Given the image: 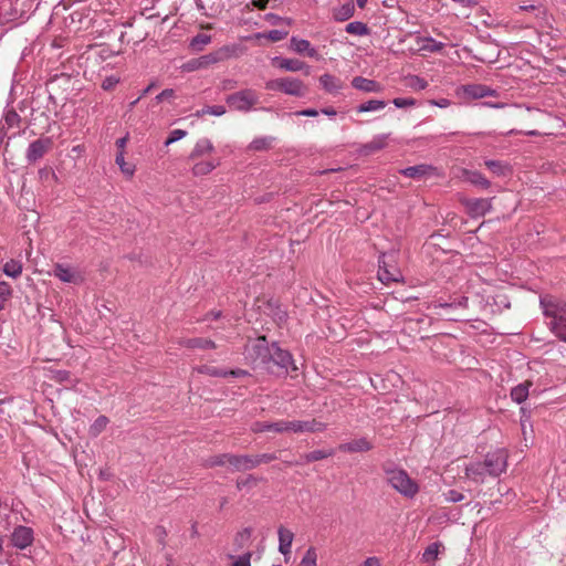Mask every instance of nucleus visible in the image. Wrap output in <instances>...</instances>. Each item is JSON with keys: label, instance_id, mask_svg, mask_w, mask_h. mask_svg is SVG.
<instances>
[{"label": "nucleus", "instance_id": "1", "mask_svg": "<svg viewBox=\"0 0 566 566\" xmlns=\"http://www.w3.org/2000/svg\"><path fill=\"white\" fill-rule=\"evenodd\" d=\"M326 429V424L313 420H280L275 422H255L253 424V431L255 432H264V431H274L277 433L283 432H293V433H305V432H321Z\"/></svg>", "mask_w": 566, "mask_h": 566}, {"label": "nucleus", "instance_id": "2", "mask_svg": "<svg viewBox=\"0 0 566 566\" xmlns=\"http://www.w3.org/2000/svg\"><path fill=\"white\" fill-rule=\"evenodd\" d=\"M541 306L553 333L566 342V301L546 295L541 297Z\"/></svg>", "mask_w": 566, "mask_h": 566}, {"label": "nucleus", "instance_id": "3", "mask_svg": "<svg viewBox=\"0 0 566 566\" xmlns=\"http://www.w3.org/2000/svg\"><path fill=\"white\" fill-rule=\"evenodd\" d=\"M258 349V357L261 363H266L268 360L273 361L276 366H279L284 373H287L290 367L292 369H296L293 364L292 355L282 348H280L275 343H273L270 347L266 345L265 338H258V344L254 346Z\"/></svg>", "mask_w": 566, "mask_h": 566}, {"label": "nucleus", "instance_id": "4", "mask_svg": "<svg viewBox=\"0 0 566 566\" xmlns=\"http://www.w3.org/2000/svg\"><path fill=\"white\" fill-rule=\"evenodd\" d=\"M400 42L406 44L405 48H401V51H408L410 53L424 54L426 52H439L444 46L442 42H438L432 38L420 36L412 30L407 31L403 39H400Z\"/></svg>", "mask_w": 566, "mask_h": 566}, {"label": "nucleus", "instance_id": "5", "mask_svg": "<svg viewBox=\"0 0 566 566\" xmlns=\"http://www.w3.org/2000/svg\"><path fill=\"white\" fill-rule=\"evenodd\" d=\"M259 94L251 88H244L226 97L228 106L238 112L249 113L259 103Z\"/></svg>", "mask_w": 566, "mask_h": 566}, {"label": "nucleus", "instance_id": "6", "mask_svg": "<svg viewBox=\"0 0 566 566\" xmlns=\"http://www.w3.org/2000/svg\"><path fill=\"white\" fill-rule=\"evenodd\" d=\"M265 88L269 91H281L286 95L302 97L306 94V85L303 81L295 77H281L270 80L265 83Z\"/></svg>", "mask_w": 566, "mask_h": 566}, {"label": "nucleus", "instance_id": "7", "mask_svg": "<svg viewBox=\"0 0 566 566\" xmlns=\"http://www.w3.org/2000/svg\"><path fill=\"white\" fill-rule=\"evenodd\" d=\"M253 457L251 455H235V454H220L209 460V465H224L229 464L235 471H247L255 468Z\"/></svg>", "mask_w": 566, "mask_h": 566}, {"label": "nucleus", "instance_id": "8", "mask_svg": "<svg viewBox=\"0 0 566 566\" xmlns=\"http://www.w3.org/2000/svg\"><path fill=\"white\" fill-rule=\"evenodd\" d=\"M391 488L407 497H412L418 492V485L402 470H391Z\"/></svg>", "mask_w": 566, "mask_h": 566}, {"label": "nucleus", "instance_id": "9", "mask_svg": "<svg viewBox=\"0 0 566 566\" xmlns=\"http://www.w3.org/2000/svg\"><path fill=\"white\" fill-rule=\"evenodd\" d=\"M484 465L488 474L499 476L506 470L507 467V452L504 449H497L489 452L484 459Z\"/></svg>", "mask_w": 566, "mask_h": 566}, {"label": "nucleus", "instance_id": "10", "mask_svg": "<svg viewBox=\"0 0 566 566\" xmlns=\"http://www.w3.org/2000/svg\"><path fill=\"white\" fill-rule=\"evenodd\" d=\"M34 541L33 530L28 526H17L10 536V542L13 547L24 549L29 547Z\"/></svg>", "mask_w": 566, "mask_h": 566}, {"label": "nucleus", "instance_id": "11", "mask_svg": "<svg viewBox=\"0 0 566 566\" xmlns=\"http://www.w3.org/2000/svg\"><path fill=\"white\" fill-rule=\"evenodd\" d=\"M462 203L473 218L483 217L492 208V200L488 198H467L462 200Z\"/></svg>", "mask_w": 566, "mask_h": 566}, {"label": "nucleus", "instance_id": "12", "mask_svg": "<svg viewBox=\"0 0 566 566\" xmlns=\"http://www.w3.org/2000/svg\"><path fill=\"white\" fill-rule=\"evenodd\" d=\"M51 140L49 138L45 139H36L32 142L27 150V160L30 164L38 161L40 158L44 156V154L50 148Z\"/></svg>", "mask_w": 566, "mask_h": 566}, {"label": "nucleus", "instance_id": "13", "mask_svg": "<svg viewBox=\"0 0 566 566\" xmlns=\"http://www.w3.org/2000/svg\"><path fill=\"white\" fill-rule=\"evenodd\" d=\"M461 91L469 98H483L496 95V91L482 84H467L461 86Z\"/></svg>", "mask_w": 566, "mask_h": 566}, {"label": "nucleus", "instance_id": "14", "mask_svg": "<svg viewBox=\"0 0 566 566\" xmlns=\"http://www.w3.org/2000/svg\"><path fill=\"white\" fill-rule=\"evenodd\" d=\"M53 273L54 276L64 283L80 284L83 281L78 272L63 264H56Z\"/></svg>", "mask_w": 566, "mask_h": 566}, {"label": "nucleus", "instance_id": "15", "mask_svg": "<svg viewBox=\"0 0 566 566\" xmlns=\"http://www.w3.org/2000/svg\"><path fill=\"white\" fill-rule=\"evenodd\" d=\"M214 150V146L209 138H200L195 144L190 155L189 160L196 161L199 158L212 154Z\"/></svg>", "mask_w": 566, "mask_h": 566}, {"label": "nucleus", "instance_id": "16", "mask_svg": "<svg viewBox=\"0 0 566 566\" xmlns=\"http://www.w3.org/2000/svg\"><path fill=\"white\" fill-rule=\"evenodd\" d=\"M291 49L298 53L304 54L308 57L318 59V52L315 48H313L310 41L305 39H298L296 36L291 38Z\"/></svg>", "mask_w": 566, "mask_h": 566}, {"label": "nucleus", "instance_id": "17", "mask_svg": "<svg viewBox=\"0 0 566 566\" xmlns=\"http://www.w3.org/2000/svg\"><path fill=\"white\" fill-rule=\"evenodd\" d=\"M465 476L474 483H483L488 470L484 462H472L464 469Z\"/></svg>", "mask_w": 566, "mask_h": 566}, {"label": "nucleus", "instance_id": "18", "mask_svg": "<svg viewBox=\"0 0 566 566\" xmlns=\"http://www.w3.org/2000/svg\"><path fill=\"white\" fill-rule=\"evenodd\" d=\"M467 303H468V297L463 296L459 301L451 302V303L433 302L429 305V308H442V310L447 311V313H446L447 319L458 321V319H461V317L451 315L450 311L455 310V308H465Z\"/></svg>", "mask_w": 566, "mask_h": 566}, {"label": "nucleus", "instance_id": "19", "mask_svg": "<svg viewBox=\"0 0 566 566\" xmlns=\"http://www.w3.org/2000/svg\"><path fill=\"white\" fill-rule=\"evenodd\" d=\"M219 165L220 161L218 159L196 160L191 167V174L195 177L207 176L212 172Z\"/></svg>", "mask_w": 566, "mask_h": 566}, {"label": "nucleus", "instance_id": "20", "mask_svg": "<svg viewBox=\"0 0 566 566\" xmlns=\"http://www.w3.org/2000/svg\"><path fill=\"white\" fill-rule=\"evenodd\" d=\"M319 84L324 91L331 94H337L344 87L340 78L328 73H325L319 77Z\"/></svg>", "mask_w": 566, "mask_h": 566}, {"label": "nucleus", "instance_id": "21", "mask_svg": "<svg viewBox=\"0 0 566 566\" xmlns=\"http://www.w3.org/2000/svg\"><path fill=\"white\" fill-rule=\"evenodd\" d=\"M279 534V552L284 556L291 554L292 543L294 539V534L292 531L281 526L277 531Z\"/></svg>", "mask_w": 566, "mask_h": 566}, {"label": "nucleus", "instance_id": "22", "mask_svg": "<svg viewBox=\"0 0 566 566\" xmlns=\"http://www.w3.org/2000/svg\"><path fill=\"white\" fill-rule=\"evenodd\" d=\"M370 449L371 444L366 438H359L338 446V450L343 452H365Z\"/></svg>", "mask_w": 566, "mask_h": 566}, {"label": "nucleus", "instance_id": "23", "mask_svg": "<svg viewBox=\"0 0 566 566\" xmlns=\"http://www.w3.org/2000/svg\"><path fill=\"white\" fill-rule=\"evenodd\" d=\"M443 551H444V546L442 543L433 542L426 547V549L423 551V553L421 555L420 560H421V563H424V564H433Z\"/></svg>", "mask_w": 566, "mask_h": 566}, {"label": "nucleus", "instance_id": "24", "mask_svg": "<svg viewBox=\"0 0 566 566\" xmlns=\"http://www.w3.org/2000/svg\"><path fill=\"white\" fill-rule=\"evenodd\" d=\"M388 143V136L387 135H379L376 136L373 140L369 143H366L360 147V154L361 155H371L381 148H384Z\"/></svg>", "mask_w": 566, "mask_h": 566}, {"label": "nucleus", "instance_id": "25", "mask_svg": "<svg viewBox=\"0 0 566 566\" xmlns=\"http://www.w3.org/2000/svg\"><path fill=\"white\" fill-rule=\"evenodd\" d=\"M355 6L352 0L343 3L333 11V17L336 21H346L354 15Z\"/></svg>", "mask_w": 566, "mask_h": 566}, {"label": "nucleus", "instance_id": "26", "mask_svg": "<svg viewBox=\"0 0 566 566\" xmlns=\"http://www.w3.org/2000/svg\"><path fill=\"white\" fill-rule=\"evenodd\" d=\"M67 35L76 34L82 29L83 13L72 12L69 18L65 19Z\"/></svg>", "mask_w": 566, "mask_h": 566}, {"label": "nucleus", "instance_id": "27", "mask_svg": "<svg viewBox=\"0 0 566 566\" xmlns=\"http://www.w3.org/2000/svg\"><path fill=\"white\" fill-rule=\"evenodd\" d=\"M433 168L428 165H417L407 167L401 170V174L409 178H421L432 171Z\"/></svg>", "mask_w": 566, "mask_h": 566}, {"label": "nucleus", "instance_id": "28", "mask_svg": "<svg viewBox=\"0 0 566 566\" xmlns=\"http://www.w3.org/2000/svg\"><path fill=\"white\" fill-rule=\"evenodd\" d=\"M463 178L472 185L480 186L482 188H488L490 186V181L476 170H465L463 172Z\"/></svg>", "mask_w": 566, "mask_h": 566}, {"label": "nucleus", "instance_id": "29", "mask_svg": "<svg viewBox=\"0 0 566 566\" xmlns=\"http://www.w3.org/2000/svg\"><path fill=\"white\" fill-rule=\"evenodd\" d=\"M352 85L359 91L364 92H376L378 90V84L373 81L361 76H356L352 81Z\"/></svg>", "mask_w": 566, "mask_h": 566}, {"label": "nucleus", "instance_id": "30", "mask_svg": "<svg viewBox=\"0 0 566 566\" xmlns=\"http://www.w3.org/2000/svg\"><path fill=\"white\" fill-rule=\"evenodd\" d=\"M279 67L289 72L302 71L305 67V63L296 59H275Z\"/></svg>", "mask_w": 566, "mask_h": 566}, {"label": "nucleus", "instance_id": "31", "mask_svg": "<svg viewBox=\"0 0 566 566\" xmlns=\"http://www.w3.org/2000/svg\"><path fill=\"white\" fill-rule=\"evenodd\" d=\"M22 269H23V266H22L21 261L11 259L3 264L2 270L7 276L17 279L21 275Z\"/></svg>", "mask_w": 566, "mask_h": 566}, {"label": "nucleus", "instance_id": "32", "mask_svg": "<svg viewBox=\"0 0 566 566\" xmlns=\"http://www.w3.org/2000/svg\"><path fill=\"white\" fill-rule=\"evenodd\" d=\"M531 382L520 384L511 390V398L517 403L524 402L528 397Z\"/></svg>", "mask_w": 566, "mask_h": 566}, {"label": "nucleus", "instance_id": "33", "mask_svg": "<svg viewBox=\"0 0 566 566\" xmlns=\"http://www.w3.org/2000/svg\"><path fill=\"white\" fill-rule=\"evenodd\" d=\"M386 107V102L380 99H370L365 103H361L357 106L358 113H370L384 109Z\"/></svg>", "mask_w": 566, "mask_h": 566}, {"label": "nucleus", "instance_id": "34", "mask_svg": "<svg viewBox=\"0 0 566 566\" xmlns=\"http://www.w3.org/2000/svg\"><path fill=\"white\" fill-rule=\"evenodd\" d=\"M274 140L275 138L271 136L258 137L250 143L249 149L255 151L269 149Z\"/></svg>", "mask_w": 566, "mask_h": 566}, {"label": "nucleus", "instance_id": "35", "mask_svg": "<svg viewBox=\"0 0 566 566\" xmlns=\"http://www.w3.org/2000/svg\"><path fill=\"white\" fill-rule=\"evenodd\" d=\"M109 420L105 416H99L95 419V421L90 426L88 433L91 437L96 438L99 436L107 427Z\"/></svg>", "mask_w": 566, "mask_h": 566}, {"label": "nucleus", "instance_id": "36", "mask_svg": "<svg viewBox=\"0 0 566 566\" xmlns=\"http://www.w3.org/2000/svg\"><path fill=\"white\" fill-rule=\"evenodd\" d=\"M334 454V450H314L308 453H306L303 457V460L305 463L319 461L323 459H326L328 457H332Z\"/></svg>", "mask_w": 566, "mask_h": 566}, {"label": "nucleus", "instance_id": "37", "mask_svg": "<svg viewBox=\"0 0 566 566\" xmlns=\"http://www.w3.org/2000/svg\"><path fill=\"white\" fill-rule=\"evenodd\" d=\"M19 114L15 111L11 109L4 113V116L0 124H4V130L8 132V129L10 128L17 127L19 125Z\"/></svg>", "mask_w": 566, "mask_h": 566}, {"label": "nucleus", "instance_id": "38", "mask_svg": "<svg viewBox=\"0 0 566 566\" xmlns=\"http://www.w3.org/2000/svg\"><path fill=\"white\" fill-rule=\"evenodd\" d=\"M210 42H211V35L206 34V33H199L191 39L190 48L193 51H201Z\"/></svg>", "mask_w": 566, "mask_h": 566}, {"label": "nucleus", "instance_id": "39", "mask_svg": "<svg viewBox=\"0 0 566 566\" xmlns=\"http://www.w3.org/2000/svg\"><path fill=\"white\" fill-rule=\"evenodd\" d=\"M298 566H317V551L311 546L304 553Z\"/></svg>", "mask_w": 566, "mask_h": 566}, {"label": "nucleus", "instance_id": "40", "mask_svg": "<svg viewBox=\"0 0 566 566\" xmlns=\"http://www.w3.org/2000/svg\"><path fill=\"white\" fill-rule=\"evenodd\" d=\"M377 275H378L379 281L382 284H385V285L389 284V270H388V266L386 263V254L385 253H382L379 256V270H378Z\"/></svg>", "mask_w": 566, "mask_h": 566}, {"label": "nucleus", "instance_id": "41", "mask_svg": "<svg viewBox=\"0 0 566 566\" xmlns=\"http://www.w3.org/2000/svg\"><path fill=\"white\" fill-rule=\"evenodd\" d=\"M185 346L188 348H213L214 343L210 339L205 338H191L185 342Z\"/></svg>", "mask_w": 566, "mask_h": 566}, {"label": "nucleus", "instance_id": "42", "mask_svg": "<svg viewBox=\"0 0 566 566\" xmlns=\"http://www.w3.org/2000/svg\"><path fill=\"white\" fill-rule=\"evenodd\" d=\"M115 163L118 165L119 169L123 174L126 176H133L135 172V167L133 165H129L125 161V157L123 151H118L115 158Z\"/></svg>", "mask_w": 566, "mask_h": 566}, {"label": "nucleus", "instance_id": "43", "mask_svg": "<svg viewBox=\"0 0 566 566\" xmlns=\"http://www.w3.org/2000/svg\"><path fill=\"white\" fill-rule=\"evenodd\" d=\"M485 166L497 176H504L509 170L507 166L499 160H486Z\"/></svg>", "mask_w": 566, "mask_h": 566}, {"label": "nucleus", "instance_id": "44", "mask_svg": "<svg viewBox=\"0 0 566 566\" xmlns=\"http://www.w3.org/2000/svg\"><path fill=\"white\" fill-rule=\"evenodd\" d=\"M345 30L347 33L355 34V35H365V34H367V31H368L367 27L363 22H359V21L349 22L346 25Z\"/></svg>", "mask_w": 566, "mask_h": 566}, {"label": "nucleus", "instance_id": "45", "mask_svg": "<svg viewBox=\"0 0 566 566\" xmlns=\"http://www.w3.org/2000/svg\"><path fill=\"white\" fill-rule=\"evenodd\" d=\"M202 69L208 67L211 64L218 63L222 57L220 56V52L210 53L202 55L200 57H197Z\"/></svg>", "mask_w": 566, "mask_h": 566}, {"label": "nucleus", "instance_id": "46", "mask_svg": "<svg viewBox=\"0 0 566 566\" xmlns=\"http://www.w3.org/2000/svg\"><path fill=\"white\" fill-rule=\"evenodd\" d=\"M202 69L208 67L211 64L218 63L222 57L220 56V52L210 53L202 55L200 57H197Z\"/></svg>", "mask_w": 566, "mask_h": 566}, {"label": "nucleus", "instance_id": "47", "mask_svg": "<svg viewBox=\"0 0 566 566\" xmlns=\"http://www.w3.org/2000/svg\"><path fill=\"white\" fill-rule=\"evenodd\" d=\"M12 294L11 286L7 282H0V312L4 308L7 301Z\"/></svg>", "mask_w": 566, "mask_h": 566}, {"label": "nucleus", "instance_id": "48", "mask_svg": "<svg viewBox=\"0 0 566 566\" xmlns=\"http://www.w3.org/2000/svg\"><path fill=\"white\" fill-rule=\"evenodd\" d=\"M200 115L221 116L226 114V107L222 105L206 106L199 112Z\"/></svg>", "mask_w": 566, "mask_h": 566}, {"label": "nucleus", "instance_id": "49", "mask_svg": "<svg viewBox=\"0 0 566 566\" xmlns=\"http://www.w3.org/2000/svg\"><path fill=\"white\" fill-rule=\"evenodd\" d=\"M286 35H287V31L271 30L268 33L259 34L258 36L266 38V39H269V40H271L273 42H276V41H281V40L285 39Z\"/></svg>", "mask_w": 566, "mask_h": 566}, {"label": "nucleus", "instance_id": "50", "mask_svg": "<svg viewBox=\"0 0 566 566\" xmlns=\"http://www.w3.org/2000/svg\"><path fill=\"white\" fill-rule=\"evenodd\" d=\"M187 135V132L184 129H174L169 133V136L167 137L165 145L169 146L180 139H182Z\"/></svg>", "mask_w": 566, "mask_h": 566}, {"label": "nucleus", "instance_id": "51", "mask_svg": "<svg viewBox=\"0 0 566 566\" xmlns=\"http://www.w3.org/2000/svg\"><path fill=\"white\" fill-rule=\"evenodd\" d=\"M256 484V479L252 475L241 478L237 481V488L239 490H245Z\"/></svg>", "mask_w": 566, "mask_h": 566}, {"label": "nucleus", "instance_id": "52", "mask_svg": "<svg viewBox=\"0 0 566 566\" xmlns=\"http://www.w3.org/2000/svg\"><path fill=\"white\" fill-rule=\"evenodd\" d=\"M391 103L398 108H403L413 106L416 104V101L411 97H397L394 98Z\"/></svg>", "mask_w": 566, "mask_h": 566}, {"label": "nucleus", "instance_id": "53", "mask_svg": "<svg viewBox=\"0 0 566 566\" xmlns=\"http://www.w3.org/2000/svg\"><path fill=\"white\" fill-rule=\"evenodd\" d=\"M11 514V510L7 505H0V528H7L9 525L8 517Z\"/></svg>", "mask_w": 566, "mask_h": 566}, {"label": "nucleus", "instance_id": "54", "mask_svg": "<svg viewBox=\"0 0 566 566\" xmlns=\"http://www.w3.org/2000/svg\"><path fill=\"white\" fill-rule=\"evenodd\" d=\"M275 459H276V455L273 453H263V454L253 457V462H256L255 463V468H256L258 465H260L262 463H268Z\"/></svg>", "mask_w": 566, "mask_h": 566}, {"label": "nucleus", "instance_id": "55", "mask_svg": "<svg viewBox=\"0 0 566 566\" xmlns=\"http://www.w3.org/2000/svg\"><path fill=\"white\" fill-rule=\"evenodd\" d=\"M251 553H245L234 558L232 566H251Z\"/></svg>", "mask_w": 566, "mask_h": 566}, {"label": "nucleus", "instance_id": "56", "mask_svg": "<svg viewBox=\"0 0 566 566\" xmlns=\"http://www.w3.org/2000/svg\"><path fill=\"white\" fill-rule=\"evenodd\" d=\"M200 69H202V66L200 65L198 59L189 60L182 65V70L186 72H193Z\"/></svg>", "mask_w": 566, "mask_h": 566}, {"label": "nucleus", "instance_id": "57", "mask_svg": "<svg viewBox=\"0 0 566 566\" xmlns=\"http://www.w3.org/2000/svg\"><path fill=\"white\" fill-rule=\"evenodd\" d=\"M198 371L199 373H206V374H209V375H212V376H227L228 373L227 371H223V370H219L214 367H208V366H202L200 368H198Z\"/></svg>", "mask_w": 566, "mask_h": 566}, {"label": "nucleus", "instance_id": "58", "mask_svg": "<svg viewBox=\"0 0 566 566\" xmlns=\"http://www.w3.org/2000/svg\"><path fill=\"white\" fill-rule=\"evenodd\" d=\"M118 82H119L118 77H116V76H107L103 81L102 87L105 91H109V90L114 88L117 85Z\"/></svg>", "mask_w": 566, "mask_h": 566}, {"label": "nucleus", "instance_id": "59", "mask_svg": "<svg viewBox=\"0 0 566 566\" xmlns=\"http://www.w3.org/2000/svg\"><path fill=\"white\" fill-rule=\"evenodd\" d=\"M175 96V92L174 90L171 88H167V90H164L161 93H159L157 96H156V102L157 103H161L166 99H170Z\"/></svg>", "mask_w": 566, "mask_h": 566}, {"label": "nucleus", "instance_id": "60", "mask_svg": "<svg viewBox=\"0 0 566 566\" xmlns=\"http://www.w3.org/2000/svg\"><path fill=\"white\" fill-rule=\"evenodd\" d=\"M409 85L415 90H423V88H426L427 83H426V81H423L417 76H413L409 80Z\"/></svg>", "mask_w": 566, "mask_h": 566}, {"label": "nucleus", "instance_id": "61", "mask_svg": "<svg viewBox=\"0 0 566 566\" xmlns=\"http://www.w3.org/2000/svg\"><path fill=\"white\" fill-rule=\"evenodd\" d=\"M397 13L401 17L399 20L396 18L397 28L403 30V25L409 23L407 14L399 8Z\"/></svg>", "mask_w": 566, "mask_h": 566}, {"label": "nucleus", "instance_id": "62", "mask_svg": "<svg viewBox=\"0 0 566 566\" xmlns=\"http://www.w3.org/2000/svg\"><path fill=\"white\" fill-rule=\"evenodd\" d=\"M319 114L318 111H316L315 108H306V109H302V111H296L294 113L295 116H306V117H315Z\"/></svg>", "mask_w": 566, "mask_h": 566}, {"label": "nucleus", "instance_id": "63", "mask_svg": "<svg viewBox=\"0 0 566 566\" xmlns=\"http://www.w3.org/2000/svg\"><path fill=\"white\" fill-rule=\"evenodd\" d=\"M447 500L449 502L457 503V502H460L463 500V495L461 493H459L458 491L451 490L447 494Z\"/></svg>", "mask_w": 566, "mask_h": 566}, {"label": "nucleus", "instance_id": "64", "mask_svg": "<svg viewBox=\"0 0 566 566\" xmlns=\"http://www.w3.org/2000/svg\"><path fill=\"white\" fill-rule=\"evenodd\" d=\"M363 566H380V563L376 557H369L364 562Z\"/></svg>", "mask_w": 566, "mask_h": 566}]
</instances>
